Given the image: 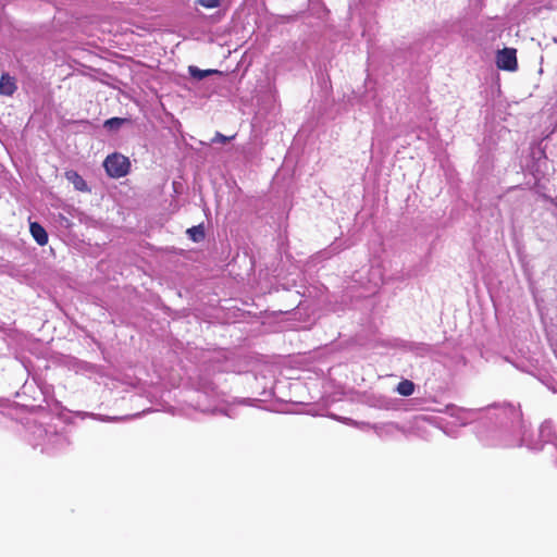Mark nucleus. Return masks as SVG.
<instances>
[{
    "mask_svg": "<svg viewBox=\"0 0 557 557\" xmlns=\"http://www.w3.org/2000/svg\"><path fill=\"white\" fill-rule=\"evenodd\" d=\"M488 412L499 421V445L506 447L527 446L530 449H541L543 443L548 442L553 436V424L550 421H545L539 429L540 440L534 441L529 435V430L519 406L504 403L500 406H494Z\"/></svg>",
    "mask_w": 557,
    "mask_h": 557,
    "instance_id": "1",
    "label": "nucleus"
},
{
    "mask_svg": "<svg viewBox=\"0 0 557 557\" xmlns=\"http://www.w3.org/2000/svg\"><path fill=\"white\" fill-rule=\"evenodd\" d=\"M33 435V445L41 446V450L47 454L57 453L70 445L69 437L65 434L58 433L52 428L36 426Z\"/></svg>",
    "mask_w": 557,
    "mask_h": 557,
    "instance_id": "2",
    "label": "nucleus"
},
{
    "mask_svg": "<svg viewBox=\"0 0 557 557\" xmlns=\"http://www.w3.org/2000/svg\"><path fill=\"white\" fill-rule=\"evenodd\" d=\"M502 404H495V406H500ZM494 405L487 407L486 409H466V408H453L451 409V416L455 417L460 424L466 425L476 419H479L483 413L491 419L495 420V430L493 431V442L491 444L493 445H499L500 440V432H499V421L488 412L490 409H492Z\"/></svg>",
    "mask_w": 557,
    "mask_h": 557,
    "instance_id": "3",
    "label": "nucleus"
},
{
    "mask_svg": "<svg viewBox=\"0 0 557 557\" xmlns=\"http://www.w3.org/2000/svg\"><path fill=\"white\" fill-rule=\"evenodd\" d=\"M103 166L110 177L120 178L128 174L131 163L128 158L115 152L104 159Z\"/></svg>",
    "mask_w": 557,
    "mask_h": 557,
    "instance_id": "4",
    "label": "nucleus"
},
{
    "mask_svg": "<svg viewBox=\"0 0 557 557\" xmlns=\"http://www.w3.org/2000/svg\"><path fill=\"white\" fill-rule=\"evenodd\" d=\"M497 67L508 72H515L518 69L517 50L515 48H504L496 53Z\"/></svg>",
    "mask_w": 557,
    "mask_h": 557,
    "instance_id": "5",
    "label": "nucleus"
},
{
    "mask_svg": "<svg viewBox=\"0 0 557 557\" xmlns=\"http://www.w3.org/2000/svg\"><path fill=\"white\" fill-rule=\"evenodd\" d=\"M355 425H362V426H369L371 428L375 434L380 437H385V436H389L394 433V431L397 429V425L393 422H387V423H380V424H372L370 425L369 423H357V422H354Z\"/></svg>",
    "mask_w": 557,
    "mask_h": 557,
    "instance_id": "6",
    "label": "nucleus"
},
{
    "mask_svg": "<svg viewBox=\"0 0 557 557\" xmlns=\"http://www.w3.org/2000/svg\"><path fill=\"white\" fill-rule=\"evenodd\" d=\"M30 234L36 240V243L40 246H44L48 243V234L46 230L37 222L30 223L29 226Z\"/></svg>",
    "mask_w": 557,
    "mask_h": 557,
    "instance_id": "7",
    "label": "nucleus"
},
{
    "mask_svg": "<svg viewBox=\"0 0 557 557\" xmlns=\"http://www.w3.org/2000/svg\"><path fill=\"white\" fill-rule=\"evenodd\" d=\"M16 90L15 82L9 74H2L0 78V94L4 96H12Z\"/></svg>",
    "mask_w": 557,
    "mask_h": 557,
    "instance_id": "8",
    "label": "nucleus"
},
{
    "mask_svg": "<svg viewBox=\"0 0 557 557\" xmlns=\"http://www.w3.org/2000/svg\"><path fill=\"white\" fill-rule=\"evenodd\" d=\"M65 176L70 183L73 184L74 188L79 191H87L88 186L85 180L75 171H67Z\"/></svg>",
    "mask_w": 557,
    "mask_h": 557,
    "instance_id": "9",
    "label": "nucleus"
},
{
    "mask_svg": "<svg viewBox=\"0 0 557 557\" xmlns=\"http://www.w3.org/2000/svg\"><path fill=\"white\" fill-rule=\"evenodd\" d=\"M188 73L195 79L201 81L211 75H221L222 72L219 70H200L195 65L188 66Z\"/></svg>",
    "mask_w": 557,
    "mask_h": 557,
    "instance_id": "10",
    "label": "nucleus"
},
{
    "mask_svg": "<svg viewBox=\"0 0 557 557\" xmlns=\"http://www.w3.org/2000/svg\"><path fill=\"white\" fill-rule=\"evenodd\" d=\"M396 391L401 396H410L414 392V384L409 380H403L398 383Z\"/></svg>",
    "mask_w": 557,
    "mask_h": 557,
    "instance_id": "11",
    "label": "nucleus"
},
{
    "mask_svg": "<svg viewBox=\"0 0 557 557\" xmlns=\"http://www.w3.org/2000/svg\"><path fill=\"white\" fill-rule=\"evenodd\" d=\"M187 234L193 242L198 243L205 238V228L201 224L196 225L188 228Z\"/></svg>",
    "mask_w": 557,
    "mask_h": 557,
    "instance_id": "12",
    "label": "nucleus"
},
{
    "mask_svg": "<svg viewBox=\"0 0 557 557\" xmlns=\"http://www.w3.org/2000/svg\"><path fill=\"white\" fill-rule=\"evenodd\" d=\"M84 416L90 417V418L99 420L101 422H119V421H123V420L127 419V417L103 416V414L88 413V412H85Z\"/></svg>",
    "mask_w": 557,
    "mask_h": 557,
    "instance_id": "13",
    "label": "nucleus"
},
{
    "mask_svg": "<svg viewBox=\"0 0 557 557\" xmlns=\"http://www.w3.org/2000/svg\"><path fill=\"white\" fill-rule=\"evenodd\" d=\"M126 122L125 119L111 117L104 122V127L108 129H117Z\"/></svg>",
    "mask_w": 557,
    "mask_h": 557,
    "instance_id": "14",
    "label": "nucleus"
},
{
    "mask_svg": "<svg viewBox=\"0 0 557 557\" xmlns=\"http://www.w3.org/2000/svg\"><path fill=\"white\" fill-rule=\"evenodd\" d=\"M197 3L207 9H214L220 5L221 0H197Z\"/></svg>",
    "mask_w": 557,
    "mask_h": 557,
    "instance_id": "15",
    "label": "nucleus"
},
{
    "mask_svg": "<svg viewBox=\"0 0 557 557\" xmlns=\"http://www.w3.org/2000/svg\"><path fill=\"white\" fill-rule=\"evenodd\" d=\"M230 140V137H226L224 136L223 134L221 133H216L214 138L212 139V143H220V144H225Z\"/></svg>",
    "mask_w": 557,
    "mask_h": 557,
    "instance_id": "16",
    "label": "nucleus"
},
{
    "mask_svg": "<svg viewBox=\"0 0 557 557\" xmlns=\"http://www.w3.org/2000/svg\"><path fill=\"white\" fill-rule=\"evenodd\" d=\"M205 410H209L213 413L215 412H222V413H225L222 409L218 408V407H213V408H206Z\"/></svg>",
    "mask_w": 557,
    "mask_h": 557,
    "instance_id": "17",
    "label": "nucleus"
}]
</instances>
